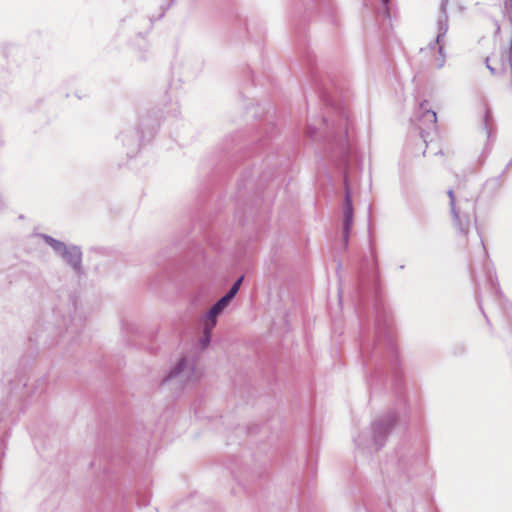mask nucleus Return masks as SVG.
Returning <instances> with one entry per match:
<instances>
[{
  "label": "nucleus",
  "instance_id": "1",
  "mask_svg": "<svg viewBox=\"0 0 512 512\" xmlns=\"http://www.w3.org/2000/svg\"><path fill=\"white\" fill-rule=\"evenodd\" d=\"M396 422L395 413H389L386 416L377 419L372 424V441L371 444H367L362 440V435L356 440V444L363 448L378 451L383 447L385 439Z\"/></svg>",
  "mask_w": 512,
  "mask_h": 512
},
{
  "label": "nucleus",
  "instance_id": "8",
  "mask_svg": "<svg viewBox=\"0 0 512 512\" xmlns=\"http://www.w3.org/2000/svg\"><path fill=\"white\" fill-rule=\"evenodd\" d=\"M420 110L422 111L420 122L425 125L427 129H435L437 116L433 110L426 108V101L420 104Z\"/></svg>",
  "mask_w": 512,
  "mask_h": 512
},
{
  "label": "nucleus",
  "instance_id": "5",
  "mask_svg": "<svg viewBox=\"0 0 512 512\" xmlns=\"http://www.w3.org/2000/svg\"><path fill=\"white\" fill-rule=\"evenodd\" d=\"M344 185H345V199L343 203V238L345 244H347L349 239L350 229L353 223V205L352 199L350 195V188L348 183V176L344 177Z\"/></svg>",
  "mask_w": 512,
  "mask_h": 512
},
{
  "label": "nucleus",
  "instance_id": "12",
  "mask_svg": "<svg viewBox=\"0 0 512 512\" xmlns=\"http://www.w3.org/2000/svg\"><path fill=\"white\" fill-rule=\"evenodd\" d=\"M214 328H207V321L204 320L203 323V336L201 337L199 341V345L201 346V349H205L208 347L211 341V332Z\"/></svg>",
  "mask_w": 512,
  "mask_h": 512
},
{
  "label": "nucleus",
  "instance_id": "14",
  "mask_svg": "<svg viewBox=\"0 0 512 512\" xmlns=\"http://www.w3.org/2000/svg\"><path fill=\"white\" fill-rule=\"evenodd\" d=\"M492 116L489 110H486L484 116V129L486 130L487 138L491 137L492 128H491Z\"/></svg>",
  "mask_w": 512,
  "mask_h": 512
},
{
  "label": "nucleus",
  "instance_id": "11",
  "mask_svg": "<svg viewBox=\"0 0 512 512\" xmlns=\"http://www.w3.org/2000/svg\"><path fill=\"white\" fill-rule=\"evenodd\" d=\"M40 236L53 249V251L56 254H58L59 256L62 254V252L65 251V248L67 247V245L65 243H63L57 239H54L53 237L46 235V234H41Z\"/></svg>",
  "mask_w": 512,
  "mask_h": 512
},
{
  "label": "nucleus",
  "instance_id": "6",
  "mask_svg": "<svg viewBox=\"0 0 512 512\" xmlns=\"http://www.w3.org/2000/svg\"><path fill=\"white\" fill-rule=\"evenodd\" d=\"M60 257L75 270L76 272H80L81 270V261H82V252L77 246H67L65 251L62 252Z\"/></svg>",
  "mask_w": 512,
  "mask_h": 512
},
{
  "label": "nucleus",
  "instance_id": "10",
  "mask_svg": "<svg viewBox=\"0 0 512 512\" xmlns=\"http://www.w3.org/2000/svg\"><path fill=\"white\" fill-rule=\"evenodd\" d=\"M40 236L53 249V251L56 254H58L59 256L62 254V252L65 251V248L67 247V245L65 243H63L57 239H54L53 237L46 235V234H41Z\"/></svg>",
  "mask_w": 512,
  "mask_h": 512
},
{
  "label": "nucleus",
  "instance_id": "19",
  "mask_svg": "<svg viewBox=\"0 0 512 512\" xmlns=\"http://www.w3.org/2000/svg\"><path fill=\"white\" fill-rule=\"evenodd\" d=\"M464 204H465V205H469V206H471V208L473 209V205H472V204H470L467 200L464 202Z\"/></svg>",
  "mask_w": 512,
  "mask_h": 512
},
{
  "label": "nucleus",
  "instance_id": "3",
  "mask_svg": "<svg viewBox=\"0 0 512 512\" xmlns=\"http://www.w3.org/2000/svg\"><path fill=\"white\" fill-rule=\"evenodd\" d=\"M201 376L202 371L197 367L196 361L194 359L183 357L163 382L177 380L179 384L186 385L197 382Z\"/></svg>",
  "mask_w": 512,
  "mask_h": 512
},
{
  "label": "nucleus",
  "instance_id": "4",
  "mask_svg": "<svg viewBox=\"0 0 512 512\" xmlns=\"http://www.w3.org/2000/svg\"><path fill=\"white\" fill-rule=\"evenodd\" d=\"M447 195L450 200V209L451 214L453 216L454 225L458 228V230L464 234L467 235L470 220H471V214L465 211H462V204L457 205L455 194L453 189H449L447 191Z\"/></svg>",
  "mask_w": 512,
  "mask_h": 512
},
{
  "label": "nucleus",
  "instance_id": "2",
  "mask_svg": "<svg viewBox=\"0 0 512 512\" xmlns=\"http://www.w3.org/2000/svg\"><path fill=\"white\" fill-rule=\"evenodd\" d=\"M447 3L448 0H442L440 5L441 15L437 20V35L435 41L430 43L425 49H421L422 52H428L437 50L438 56L434 59V65L437 68H442L445 64V54L443 53V41L448 31V15H447Z\"/></svg>",
  "mask_w": 512,
  "mask_h": 512
},
{
  "label": "nucleus",
  "instance_id": "17",
  "mask_svg": "<svg viewBox=\"0 0 512 512\" xmlns=\"http://www.w3.org/2000/svg\"><path fill=\"white\" fill-rule=\"evenodd\" d=\"M347 120V116L344 112H341V121H345L346 122Z\"/></svg>",
  "mask_w": 512,
  "mask_h": 512
},
{
  "label": "nucleus",
  "instance_id": "9",
  "mask_svg": "<svg viewBox=\"0 0 512 512\" xmlns=\"http://www.w3.org/2000/svg\"><path fill=\"white\" fill-rule=\"evenodd\" d=\"M343 127L341 128V132L339 133L337 139H335L336 145L339 148L341 156H346L348 153V147L346 142L347 137V125L341 124Z\"/></svg>",
  "mask_w": 512,
  "mask_h": 512
},
{
  "label": "nucleus",
  "instance_id": "7",
  "mask_svg": "<svg viewBox=\"0 0 512 512\" xmlns=\"http://www.w3.org/2000/svg\"><path fill=\"white\" fill-rule=\"evenodd\" d=\"M231 300L228 299L225 295L220 298L207 312L205 321H207V328H214L217 324V316L222 313L225 307L229 304Z\"/></svg>",
  "mask_w": 512,
  "mask_h": 512
},
{
  "label": "nucleus",
  "instance_id": "16",
  "mask_svg": "<svg viewBox=\"0 0 512 512\" xmlns=\"http://www.w3.org/2000/svg\"><path fill=\"white\" fill-rule=\"evenodd\" d=\"M390 0H381L382 4L385 7L386 12L388 13V4Z\"/></svg>",
  "mask_w": 512,
  "mask_h": 512
},
{
  "label": "nucleus",
  "instance_id": "13",
  "mask_svg": "<svg viewBox=\"0 0 512 512\" xmlns=\"http://www.w3.org/2000/svg\"><path fill=\"white\" fill-rule=\"evenodd\" d=\"M242 281H243V276L238 278L233 283V285L230 287L229 291L225 295L226 297H228L229 300H232L234 298V296L238 293V291H239V289L241 287Z\"/></svg>",
  "mask_w": 512,
  "mask_h": 512
},
{
  "label": "nucleus",
  "instance_id": "18",
  "mask_svg": "<svg viewBox=\"0 0 512 512\" xmlns=\"http://www.w3.org/2000/svg\"><path fill=\"white\" fill-rule=\"evenodd\" d=\"M481 244H482V247H483V251H484V253H485V254H487L486 247L484 246V243H483V241H482V240H481Z\"/></svg>",
  "mask_w": 512,
  "mask_h": 512
},
{
  "label": "nucleus",
  "instance_id": "15",
  "mask_svg": "<svg viewBox=\"0 0 512 512\" xmlns=\"http://www.w3.org/2000/svg\"><path fill=\"white\" fill-rule=\"evenodd\" d=\"M307 134L309 137L314 138L317 134L316 129L312 125H310L308 127Z\"/></svg>",
  "mask_w": 512,
  "mask_h": 512
}]
</instances>
